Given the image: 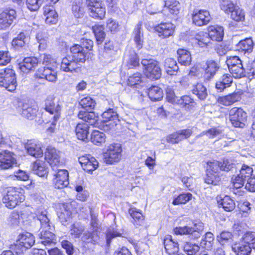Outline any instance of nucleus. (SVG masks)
<instances>
[{"instance_id": "nucleus-51", "label": "nucleus", "mask_w": 255, "mask_h": 255, "mask_svg": "<svg viewBox=\"0 0 255 255\" xmlns=\"http://www.w3.org/2000/svg\"><path fill=\"white\" fill-rule=\"evenodd\" d=\"M218 242L223 246L232 244L234 241V236L231 232L224 231L217 236Z\"/></svg>"}, {"instance_id": "nucleus-13", "label": "nucleus", "mask_w": 255, "mask_h": 255, "mask_svg": "<svg viewBox=\"0 0 255 255\" xmlns=\"http://www.w3.org/2000/svg\"><path fill=\"white\" fill-rule=\"evenodd\" d=\"M86 2L90 16L98 20L105 18L106 10L105 6H98V2L92 0H86Z\"/></svg>"}, {"instance_id": "nucleus-55", "label": "nucleus", "mask_w": 255, "mask_h": 255, "mask_svg": "<svg viewBox=\"0 0 255 255\" xmlns=\"http://www.w3.org/2000/svg\"><path fill=\"white\" fill-rule=\"evenodd\" d=\"M41 243L44 246L55 244L56 237L54 234L47 230H43L40 233Z\"/></svg>"}, {"instance_id": "nucleus-64", "label": "nucleus", "mask_w": 255, "mask_h": 255, "mask_svg": "<svg viewBox=\"0 0 255 255\" xmlns=\"http://www.w3.org/2000/svg\"><path fill=\"white\" fill-rule=\"evenodd\" d=\"M38 111V108L36 106H28L23 109L22 115L28 120H32L36 118Z\"/></svg>"}, {"instance_id": "nucleus-63", "label": "nucleus", "mask_w": 255, "mask_h": 255, "mask_svg": "<svg viewBox=\"0 0 255 255\" xmlns=\"http://www.w3.org/2000/svg\"><path fill=\"white\" fill-rule=\"evenodd\" d=\"M252 248L245 243L239 245L233 248V251L236 255H251Z\"/></svg>"}, {"instance_id": "nucleus-8", "label": "nucleus", "mask_w": 255, "mask_h": 255, "mask_svg": "<svg viewBox=\"0 0 255 255\" xmlns=\"http://www.w3.org/2000/svg\"><path fill=\"white\" fill-rule=\"evenodd\" d=\"M122 151L123 149L120 145L117 143L110 144L103 153L104 161L108 164H113L119 162L122 158Z\"/></svg>"}, {"instance_id": "nucleus-35", "label": "nucleus", "mask_w": 255, "mask_h": 255, "mask_svg": "<svg viewBox=\"0 0 255 255\" xmlns=\"http://www.w3.org/2000/svg\"><path fill=\"white\" fill-rule=\"evenodd\" d=\"M89 125L84 123H79L75 128V132L77 138L82 141L88 139L89 134Z\"/></svg>"}, {"instance_id": "nucleus-59", "label": "nucleus", "mask_w": 255, "mask_h": 255, "mask_svg": "<svg viewBox=\"0 0 255 255\" xmlns=\"http://www.w3.org/2000/svg\"><path fill=\"white\" fill-rule=\"evenodd\" d=\"M116 46L115 42L109 40L105 42L102 56L104 58H110L113 54L116 51Z\"/></svg>"}, {"instance_id": "nucleus-27", "label": "nucleus", "mask_w": 255, "mask_h": 255, "mask_svg": "<svg viewBox=\"0 0 255 255\" xmlns=\"http://www.w3.org/2000/svg\"><path fill=\"white\" fill-rule=\"evenodd\" d=\"M38 62V59L35 57L30 56L25 57L18 64L19 68L23 73L27 74L35 69L37 66Z\"/></svg>"}, {"instance_id": "nucleus-7", "label": "nucleus", "mask_w": 255, "mask_h": 255, "mask_svg": "<svg viewBox=\"0 0 255 255\" xmlns=\"http://www.w3.org/2000/svg\"><path fill=\"white\" fill-rule=\"evenodd\" d=\"M76 211L74 202H64L59 204L57 214L60 222L66 225L70 222L73 217V214Z\"/></svg>"}, {"instance_id": "nucleus-34", "label": "nucleus", "mask_w": 255, "mask_h": 255, "mask_svg": "<svg viewBox=\"0 0 255 255\" xmlns=\"http://www.w3.org/2000/svg\"><path fill=\"white\" fill-rule=\"evenodd\" d=\"M127 85L133 88H140L143 87L144 78L142 74L136 72L128 77Z\"/></svg>"}, {"instance_id": "nucleus-37", "label": "nucleus", "mask_w": 255, "mask_h": 255, "mask_svg": "<svg viewBox=\"0 0 255 255\" xmlns=\"http://www.w3.org/2000/svg\"><path fill=\"white\" fill-rule=\"evenodd\" d=\"M177 60L181 65L187 66L190 65L192 57L190 52L187 49L179 48L177 51Z\"/></svg>"}, {"instance_id": "nucleus-3", "label": "nucleus", "mask_w": 255, "mask_h": 255, "mask_svg": "<svg viewBox=\"0 0 255 255\" xmlns=\"http://www.w3.org/2000/svg\"><path fill=\"white\" fill-rule=\"evenodd\" d=\"M228 118L233 127L243 128L246 126L248 114L243 108L234 107L229 110Z\"/></svg>"}, {"instance_id": "nucleus-22", "label": "nucleus", "mask_w": 255, "mask_h": 255, "mask_svg": "<svg viewBox=\"0 0 255 255\" xmlns=\"http://www.w3.org/2000/svg\"><path fill=\"white\" fill-rule=\"evenodd\" d=\"M128 213L131 218V222L135 228L145 225V216L141 210L132 206L128 208Z\"/></svg>"}, {"instance_id": "nucleus-53", "label": "nucleus", "mask_w": 255, "mask_h": 255, "mask_svg": "<svg viewBox=\"0 0 255 255\" xmlns=\"http://www.w3.org/2000/svg\"><path fill=\"white\" fill-rule=\"evenodd\" d=\"M192 194L190 192L182 193L175 197L172 202L174 206L185 204L192 199Z\"/></svg>"}, {"instance_id": "nucleus-26", "label": "nucleus", "mask_w": 255, "mask_h": 255, "mask_svg": "<svg viewBox=\"0 0 255 255\" xmlns=\"http://www.w3.org/2000/svg\"><path fill=\"white\" fill-rule=\"evenodd\" d=\"M16 18V11L12 9H6L0 13V30L8 27Z\"/></svg>"}, {"instance_id": "nucleus-14", "label": "nucleus", "mask_w": 255, "mask_h": 255, "mask_svg": "<svg viewBox=\"0 0 255 255\" xmlns=\"http://www.w3.org/2000/svg\"><path fill=\"white\" fill-rule=\"evenodd\" d=\"M102 123L106 128V130L114 128L120 121L117 113L110 108L102 114Z\"/></svg>"}, {"instance_id": "nucleus-44", "label": "nucleus", "mask_w": 255, "mask_h": 255, "mask_svg": "<svg viewBox=\"0 0 255 255\" xmlns=\"http://www.w3.org/2000/svg\"><path fill=\"white\" fill-rule=\"evenodd\" d=\"M104 29V25L100 24H95L91 28L98 44H102L106 38V34Z\"/></svg>"}, {"instance_id": "nucleus-29", "label": "nucleus", "mask_w": 255, "mask_h": 255, "mask_svg": "<svg viewBox=\"0 0 255 255\" xmlns=\"http://www.w3.org/2000/svg\"><path fill=\"white\" fill-rule=\"evenodd\" d=\"M163 244L165 252L168 255H173L179 252V244L177 242L173 241L171 235H167L163 238Z\"/></svg>"}, {"instance_id": "nucleus-50", "label": "nucleus", "mask_w": 255, "mask_h": 255, "mask_svg": "<svg viewBox=\"0 0 255 255\" xmlns=\"http://www.w3.org/2000/svg\"><path fill=\"white\" fill-rule=\"evenodd\" d=\"M214 236L211 232L205 233L204 237L201 241V246L206 250H211L214 244Z\"/></svg>"}, {"instance_id": "nucleus-61", "label": "nucleus", "mask_w": 255, "mask_h": 255, "mask_svg": "<svg viewBox=\"0 0 255 255\" xmlns=\"http://www.w3.org/2000/svg\"><path fill=\"white\" fill-rule=\"evenodd\" d=\"M82 49L89 56L93 55V52L94 51V42L90 39L86 38H82L81 39L80 43L79 44Z\"/></svg>"}, {"instance_id": "nucleus-40", "label": "nucleus", "mask_w": 255, "mask_h": 255, "mask_svg": "<svg viewBox=\"0 0 255 255\" xmlns=\"http://www.w3.org/2000/svg\"><path fill=\"white\" fill-rule=\"evenodd\" d=\"M18 241L21 247L25 249H28L34 244L35 238L29 233H22L19 235Z\"/></svg>"}, {"instance_id": "nucleus-33", "label": "nucleus", "mask_w": 255, "mask_h": 255, "mask_svg": "<svg viewBox=\"0 0 255 255\" xmlns=\"http://www.w3.org/2000/svg\"><path fill=\"white\" fill-rule=\"evenodd\" d=\"M33 171L40 177H47L49 173L48 167L44 161L36 160L31 164Z\"/></svg>"}, {"instance_id": "nucleus-23", "label": "nucleus", "mask_w": 255, "mask_h": 255, "mask_svg": "<svg viewBox=\"0 0 255 255\" xmlns=\"http://www.w3.org/2000/svg\"><path fill=\"white\" fill-rule=\"evenodd\" d=\"M43 14L45 22L48 25L56 24L58 21L59 15L52 5L46 4L43 7Z\"/></svg>"}, {"instance_id": "nucleus-16", "label": "nucleus", "mask_w": 255, "mask_h": 255, "mask_svg": "<svg viewBox=\"0 0 255 255\" xmlns=\"http://www.w3.org/2000/svg\"><path fill=\"white\" fill-rule=\"evenodd\" d=\"M53 186L56 189H63L69 183V172L66 169H58L52 179Z\"/></svg>"}, {"instance_id": "nucleus-49", "label": "nucleus", "mask_w": 255, "mask_h": 255, "mask_svg": "<svg viewBox=\"0 0 255 255\" xmlns=\"http://www.w3.org/2000/svg\"><path fill=\"white\" fill-rule=\"evenodd\" d=\"M192 92L201 100H205L208 96L207 88L203 84L200 83L193 86Z\"/></svg>"}, {"instance_id": "nucleus-41", "label": "nucleus", "mask_w": 255, "mask_h": 255, "mask_svg": "<svg viewBox=\"0 0 255 255\" xmlns=\"http://www.w3.org/2000/svg\"><path fill=\"white\" fill-rule=\"evenodd\" d=\"M176 104L179 107L186 110H190L195 107L196 103L194 99L189 95H183L176 101Z\"/></svg>"}, {"instance_id": "nucleus-17", "label": "nucleus", "mask_w": 255, "mask_h": 255, "mask_svg": "<svg viewBox=\"0 0 255 255\" xmlns=\"http://www.w3.org/2000/svg\"><path fill=\"white\" fill-rule=\"evenodd\" d=\"M59 152L54 147L48 146L45 151L44 158L49 164L52 170L61 165Z\"/></svg>"}, {"instance_id": "nucleus-21", "label": "nucleus", "mask_w": 255, "mask_h": 255, "mask_svg": "<svg viewBox=\"0 0 255 255\" xmlns=\"http://www.w3.org/2000/svg\"><path fill=\"white\" fill-rule=\"evenodd\" d=\"M243 95L242 91L234 92L225 96H220L217 99V103L222 106L229 107L239 102Z\"/></svg>"}, {"instance_id": "nucleus-24", "label": "nucleus", "mask_w": 255, "mask_h": 255, "mask_svg": "<svg viewBox=\"0 0 255 255\" xmlns=\"http://www.w3.org/2000/svg\"><path fill=\"white\" fill-rule=\"evenodd\" d=\"M70 56L81 64H84L89 56L84 51L79 44H74L69 48Z\"/></svg>"}, {"instance_id": "nucleus-18", "label": "nucleus", "mask_w": 255, "mask_h": 255, "mask_svg": "<svg viewBox=\"0 0 255 255\" xmlns=\"http://www.w3.org/2000/svg\"><path fill=\"white\" fill-rule=\"evenodd\" d=\"M35 79H43L51 82L57 80V74L53 68L51 67H42L38 68L34 74Z\"/></svg>"}, {"instance_id": "nucleus-39", "label": "nucleus", "mask_w": 255, "mask_h": 255, "mask_svg": "<svg viewBox=\"0 0 255 255\" xmlns=\"http://www.w3.org/2000/svg\"><path fill=\"white\" fill-rule=\"evenodd\" d=\"M219 69L217 63L214 61L206 62V66L204 68V78L205 80L209 81L214 77Z\"/></svg>"}, {"instance_id": "nucleus-36", "label": "nucleus", "mask_w": 255, "mask_h": 255, "mask_svg": "<svg viewBox=\"0 0 255 255\" xmlns=\"http://www.w3.org/2000/svg\"><path fill=\"white\" fill-rule=\"evenodd\" d=\"M233 76L226 73L223 75L220 80L216 83L215 87L220 92H222L227 88L231 86L233 83Z\"/></svg>"}, {"instance_id": "nucleus-42", "label": "nucleus", "mask_w": 255, "mask_h": 255, "mask_svg": "<svg viewBox=\"0 0 255 255\" xmlns=\"http://www.w3.org/2000/svg\"><path fill=\"white\" fill-rule=\"evenodd\" d=\"M166 73L170 76L176 75L179 70V67L176 61L171 58L165 59L164 65Z\"/></svg>"}, {"instance_id": "nucleus-5", "label": "nucleus", "mask_w": 255, "mask_h": 255, "mask_svg": "<svg viewBox=\"0 0 255 255\" xmlns=\"http://www.w3.org/2000/svg\"><path fill=\"white\" fill-rule=\"evenodd\" d=\"M17 84L15 71L13 69L6 68L0 72V87L13 93Z\"/></svg>"}, {"instance_id": "nucleus-60", "label": "nucleus", "mask_w": 255, "mask_h": 255, "mask_svg": "<svg viewBox=\"0 0 255 255\" xmlns=\"http://www.w3.org/2000/svg\"><path fill=\"white\" fill-rule=\"evenodd\" d=\"M25 38L26 36L24 33L21 32L16 37L12 39L11 42L12 48L15 50H18L23 48L25 45Z\"/></svg>"}, {"instance_id": "nucleus-4", "label": "nucleus", "mask_w": 255, "mask_h": 255, "mask_svg": "<svg viewBox=\"0 0 255 255\" xmlns=\"http://www.w3.org/2000/svg\"><path fill=\"white\" fill-rule=\"evenodd\" d=\"M141 63L143 67V73L147 79L155 81L160 78L162 70L159 62L152 59H143Z\"/></svg>"}, {"instance_id": "nucleus-32", "label": "nucleus", "mask_w": 255, "mask_h": 255, "mask_svg": "<svg viewBox=\"0 0 255 255\" xmlns=\"http://www.w3.org/2000/svg\"><path fill=\"white\" fill-rule=\"evenodd\" d=\"M29 211L26 210H15L11 212L8 217V221L13 225H18L20 222H23L24 219L28 218Z\"/></svg>"}, {"instance_id": "nucleus-47", "label": "nucleus", "mask_w": 255, "mask_h": 255, "mask_svg": "<svg viewBox=\"0 0 255 255\" xmlns=\"http://www.w3.org/2000/svg\"><path fill=\"white\" fill-rule=\"evenodd\" d=\"M99 230L93 229L92 231H87L82 237V240L84 242L95 244L99 239Z\"/></svg>"}, {"instance_id": "nucleus-15", "label": "nucleus", "mask_w": 255, "mask_h": 255, "mask_svg": "<svg viewBox=\"0 0 255 255\" xmlns=\"http://www.w3.org/2000/svg\"><path fill=\"white\" fill-rule=\"evenodd\" d=\"M78 161L82 169L89 173H92L99 166L97 160L90 154H85L78 158Z\"/></svg>"}, {"instance_id": "nucleus-11", "label": "nucleus", "mask_w": 255, "mask_h": 255, "mask_svg": "<svg viewBox=\"0 0 255 255\" xmlns=\"http://www.w3.org/2000/svg\"><path fill=\"white\" fill-rule=\"evenodd\" d=\"M192 23L197 27L208 25L212 19L209 11L206 9H195L191 14Z\"/></svg>"}, {"instance_id": "nucleus-9", "label": "nucleus", "mask_w": 255, "mask_h": 255, "mask_svg": "<svg viewBox=\"0 0 255 255\" xmlns=\"http://www.w3.org/2000/svg\"><path fill=\"white\" fill-rule=\"evenodd\" d=\"M175 28L171 22H161L154 26L153 30L158 37L164 39L174 35Z\"/></svg>"}, {"instance_id": "nucleus-54", "label": "nucleus", "mask_w": 255, "mask_h": 255, "mask_svg": "<svg viewBox=\"0 0 255 255\" xmlns=\"http://www.w3.org/2000/svg\"><path fill=\"white\" fill-rule=\"evenodd\" d=\"M230 14L231 19L236 22H243L245 20V12L238 5Z\"/></svg>"}, {"instance_id": "nucleus-10", "label": "nucleus", "mask_w": 255, "mask_h": 255, "mask_svg": "<svg viewBox=\"0 0 255 255\" xmlns=\"http://www.w3.org/2000/svg\"><path fill=\"white\" fill-rule=\"evenodd\" d=\"M81 63L72 58L69 55H67L62 59L60 69L62 71L66 73H78L82 70Z\"/></svg>"}, {"instance_id": "nucleus-46", "label": "nucleus", "mask_w": 255, "mask_h": 255, "mask_svg": "<svg viewBox=\"0 0 255 255\" xmlns=\"http://www.w3.org/2000/svg\"><path fill=\"white\" fill-rule=\"evenodd\" d=\"M147 95L152 101H160L163 98V90L157 86H152L148 89Z\"/></svg>"}, {"instance_id": "nucleus-56", "label": "nucleus", "mask_w": 255, "mask_h": 255, "mask_svg": "<svg viewBox=\"0 0 255 255\" xmlns=\"http://www.w3.org/2000/svg\"><path fill=\"white\" fill-rule=\"evenodd\" d=\"M142 28L141 25H138L133 30L134 41L135 43L136 47L138 49L142 48L143 44V34L141 32Z\"/></svg>"}, {"instance_id": "nucleus-62", "label": "nucleus", "mask_w": 255, "mask_h": 255, "mask_svg": "<svg viewBox=\"0 0 255 255\" xmlns=\"http://www.w3.org/2000/svg\"><path fill=\"white\" fill-rule=\"evenodd\" d=\"M139 61V58L137 53H133L130 54L126 63L127 69L128 70L137 69L140 66Z\"/></svg>"}, {"instance_id": "nucleus-31", "label": "nucleus", "mask_w": 255, "mask_h": 255, "mask_svg": "<svg viewBox=\"0 0 255 255\" xmlns=\"http://www.w3.org/2000/svg\"><path fill=\"white\" fill-rule=\"evenodd\" d=\"M174 233L176 235H189L192 236L193 239L200 238L201 233L195 230L194 228L184 226L183 227H176L173 229Z\"/></svg>"}, {"instance_id": "nucleus-1", "label": "nucleus", "mask_w": 255, "mask_h": 255, "mask_svg": "<svg viewBox=\"0 0 255 255\" xmlns=\"http://www.w3.org/2000/svg\"><path fill=\"white\" fill-rule=\"evenodd\" d=\"M231 168V164L227 161H208L207 162L204 182L208 184L218 185L221 182V171L228 172Z\"/></svg>"}, {"instance_id": "nucleus-19", "label": "nucleus", "mask_w": 255, "mask_h": 255, "mask_svg": "<svg viewBox=\"0 0 255 255\" xmlns=\"http://www.w3.org/2000/svg\"><path fill=\"white\" fill-rule=\"evenodd\" d=\"M25 149L28 154L36 158H42L43 152L41 143L34 139L28 140L25 143Z\"/></svg>"}, {"instance_id": "nucleus-48", "label": "nucleus", "mask_w": 255, "mask_h": 255, "mask_svg": "<svg viewBox=\"0 0 255 255\" xmlns=\"http://www.w3.org/2000/svg\"><path fill=\"white\" fill-rule=\"evenodd\" d=\"M84 231L85 226L79 223H74L72 224L69 230L70 235L73 239L82 238Z\"/></svg>"}, {"instance_id": "nucleus-6", "label": "nucleus", "mask_w": 255, "mask_h": 255, "mask_svg": "<svg viewBox=\"0 0 255 255\" xmlns=\"http://www.w3.org/2000/svg\"><path fill=\"white\" fill-rule=\"evenodd\" d=\"M226 62L231 74L234 78L240 79L246 77V70L239 56H230L227 58Z\"/></svg>"}, {"instance_id": "nucleus-20", "label": "nucleus", "mask_w": 255, "mask_h": 255, "mask_svg": "<svg viewBox=\"0 0 255 255\" xmlns=\"http://www.w3.org/2000/svg\"><path fill=\"white\" fill-rule=\"evenodd\" d=\"M191 39L192 44L198 48H207L212 45L208 33L204 31L197 32Z\"/></svg>"}, {"instance_id": "nucleus-2", "label": "nucleus", "mask_w": 255, "mask_h": 255, "mask_svg": "<svg viewBox=\"0 0 255 255\" xmlns=\"http://www.w3.org/2000/svg\"><path fill=\"white\" fill-rule=\"evenodd\" d=\"M25 200L24 191L20 187L8 188L2 201L5 206L9 209H13Z\"/></svg>"}, {"instance_id": "nucleus-28", "label": "nucleus", "mask_w": 255, "mask_h": 255, "mask_svg": "<svg viewBox=\"0 0 255 255\" xmlns=\"http://www.w3.org/2000/svg\"><path fill=\"white\" fill-rule=\"evenodd\" d=\"M77 117L79 119L88 123L93 127H98V117L96 116L95 112L93 111H80L77 114Z\"/></svg>"}, {"instance_id": "nucleus-58", "label": "nucleus", "mask_w": 255, "mask_h": 255, "mask_svg": "<svg viewBox=\"0 0 255 255\" xmlns=\"http://www.w3.org/2000/svg\"><path fill=\"white\" fill-rule=\"evenodd\" d=\"M241 243H245L251 248L255 250V232L247 231L240 239Z\"/></svg>"}, {"instance_id": "nucleus-52", "label": "nucleus", "mask_w": 255, "mask_h": 255, "mask_svg": "<svg viewBox=\"0 0 255 255\" xmlns=\"http://www.w3.org/2000/svg\"><path fill=\"white\" fill-rule=\"evenodd\" d=\"M12 157L9 152L0 153V168L4 169H8L12 166Z\"/></svg>"}, {"instance_id": "nucleus-12", "label": "nucleus", "mask_w": 255, "mask_h": 255, "mask_svg": "<svg viewBox=\"0 0 255 255\" xmlns=\"http://www.w3.org/2000/svg\"><path fill=\"white\" fill-rule=\"evenodd\" d=\"M44 110L51 115L55 120H59L61 116L62 105L52 97H48L44 100Z\"/></svg>"}, {"instance_id": "nucleus-38", "label": "nucleus", "mask_w": 255, "mask_h": 255, "mask_svg": "<svg viewBox=\"0 0 255 255\" xmlns=\"http://www.w3.org/2000/svg\"><path fill=\"white\" fill-rule=\"evenodd\" d=\"M164 7L173 15H177L181 9V4L178 0H165Z\"/></svg>"}, {"instance_id": "nucleus-57", "label": "nucleus", "mask_w": 255, "mask_h": 255, "mask_svg": "<svg viewBox=\"0 0 255 255\" xmlns=\"http://www.w3.org/2000/svg\"><path fill=\"white\" fill-rule=\"evenodd\" d=\"M79 104L82 109L86 111H93L96 105L95 100L89 96L83 98Z\"/></svg>"}, {"instance_id": "nucleus-43", "label": "nucleus", "mask_w": 255, "mask_h": 255, "mask_svg": "<svg viewBox=\"0 0 255 255\" xmlns=\"http://www.w3.org/2000/svg\"><path fill=\"white\" fill-rule=\"evenodd\" d=\"M218 206L222 207L225 211L231 212L236 207V204L234 200L230 196L225 195L223 198L217 201Z\"/></svg>"}, {"instance_id": "nucleus-25", "label": "nucleus", "mask_w": 255, "mask_h": 255, "mask_svg": "<svg viewBox=\"0 0 255 255\" xmlns=\"http://www.w3.org/2000/svg\"><path fill=\"white\" fill-rule=\"evenodd\" d=\"M207 33L211 42H221L224 36V28L218 25H210L207 27Z\"/></svg>"}, {"instance_id": "nucleus-45", "label": "nucleus", "mask_w": 255, "mask_h": 255, "mask_svg": "<svg viewBox=\"0 0 255 255\" xmlns=\"http://www.w3.org/2000/svg\"><path fill=\"white\" fill-rule=\"evenodd\" d=\"M71 10L74 16L76 18L82 17L85 13L83 3L80 0H71Z\"/></svg>"}, {"instance_id": "nucleus-30", "label": "nucleus", "mask_w": 255, "mask_h": 255, "mask_svg": "<svg viewBox=\"0 0 255 255\" xmlns=\"http://www.w3.org/2000/svg\"><path fill=\"white\" fill-rule=\"evenodd\" d=\"M254 42L251 38H247L240 40L236 45V50L241 54L251 53L253 50Z\"/></svg>"}]
</instances>
